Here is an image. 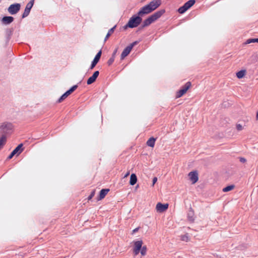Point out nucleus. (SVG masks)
<instances>
[{
	"label": "nucleus",
	"instance_id": "obj_21",
	"mask_svg": "<svg viewBox=\"0 0 258 258\" xmlns=\"http://www.w3.org/2000/svg\"><path fill=\"white\" fill-rule=\"evenodd\" d=\"M137 181V177L135 174L133 173L130 177V184L132 185H135Z\"/></svg>",
	"mask_w": 258,
	"mask_h": 258
},
{
	"label": "nucleus",
	"instance_id": "obj_9",
	"mask_svg": "<svg viewBox=\"0 0 258 258\" xmlns=\"http://www.w3.org/2000/svg\"><path fill=\"white\" fill-rule=\"evenodd\" d=\"M188 176L192 184H195L198 181L199 176L197 171L195 170L190 172L188 173Z\"/></svg>",
	"mask_w": 258,
	"mask_h": 258
},
{
	"label": "nucleus",
	"instance_id": "obj_34",
	"mask_svg": "<svg viewBox=\"0 0 258 258\" xmlns=\"http://www.w3.org/2000/svg\"><path fill=\"white\" fill-rule=\"evenodd\" d=\"M240 161L241 162L244 163V162H245L246 161V160H245V159H244L243 158H241L240 159Z\"/></svg>",
	"mask_w": 258,
	"mask_h": 258
},
{
	"label": "nucleus",
	"instance_id": "obj_16",
	"mask_svg": "<svg viewBox=\"0 0 258 258\" xmlns=\"http://www.w3.org/2000/svg\"><path fill=\"white\" fill-rule=\"evenodd\" d=\"M99 74V71H95L93 73V75L88 79L87 82V84L90 85V84H92L93 83H94L95 81V80H96L97 78L98 77Z\"/></svg>",
	"mask_w": 258,
	"mask_h": 258
},
{
	"label": "nucleus",
	"instance_id": "obj_25",
	"mask_svg": "<svg viewBox=\"0 0 258 258\" xmlns=\"http://www.w3.org/2000/svg\"><path fill=\"white\" fill-rule=\"evenodd\" d=\"M141 253L142 255L144 256L147 253V247L146 246H142L141 249Z\"/></svg>",
	"mask_w": 258,
	"mask_h": 258
},
{
	"label": "nucleus",
	"instance_id": "obj_2",
	"mask_svg": "<svg viewBox=\"0 0 258 258\" xmlns=\"http://www.w3.org/2000/svg\"><path fill=\"white\" fill-rule=\"evenodd\" d=\"M142 20V19L140 16H134L130 19L125 27L131 28L137 27L141 23Z\"/></svg>",
	"mask_w": 258,
	"mask_h": 258
},
{
	"label": "nucleus",
	"instance_id": "obj_38",
	"mask_svg": "<svg viewBox=\"0 0 258 258\" xmlns=\"http://www.w3.org/2000/svg\"><path fill=\"white\" fill-rule=\"evenodd\" d=\"M116 51H117V49H116V50L114 51V52L113 53V54H112V56H114L115 57V53H116Z\"/></svg>",
	"mask_w": 258,
	"mask_h": 258
},
{
	"label": "nucleus",
	"instance_id": "obj_7",
	"mask_svg": "<svg viewBox=\"0 0 258 258\" xmlns=\"http://www.w3.org/2000/svg\"><path fill=\"white\" fill-rule=\"evenodd\" d=\"M133 243L134 244L133 253L135 255H137L139 253L143 242L142 240H140L138 241H134Z\"/></svg>",
	"mask_w": 258,
	"mask_h": 258
},
{
	"label": "nucleus",
	"instance_id": "obj_10",
	"mask_svg": "<svg viewBox=\"0 0 258 258\" xmlns=\"http://www.w3.org/2000/svg\"><path fill=\"white\" fill-rule=\"evenodd\" d=\"M168 207L169 204L167 203L163 204L161 203H158L156 206V210L157 212L163 213L168 209Z\"/></svg>",
	"mask_w": 258,
	"mask_h": 258
},
{
	"label": "nucleus",
	"instance_id": "obj_27",
	"mask_svg": "<svg viewBox=\"0 0 258 258\" xmlns=\"http://www.w3.org/2000/svg\"><path fill=\"white\" fill-rule=\"evenodd\" d=\"M114 56H112V57L111 58H110L108 60L107 63L109 66H110L114 62Z\"/></svg>",
	"mask_w": 258,
	"mask_h": 258
},
{
	"label": "nucleus",
	"instance_id": "obj_19",
	"mask_svg": "<svg viewBox=\"0 0 258 258\" xmlns=\"http://www.w3.org/2000/svg\"><path fill=\"white\" fill-rule=\"evenodd\" d=\"M156 140V138L151 137L147 141L146 144L148 146L153 148L155 146Z\"/></svg>",
	"mask_w": 258,
	"mask_h": 258
},
{
	"label": "nucleus",
	"instance_id": "obj_35",
	"mask_svg": "<svg viewBox=\"0 0 258 258\" xmlns=\"http://www.w3.org/2000/svg\"><path fill=\"white\" fill-rule=\"evenodd\" d=\"M130 174V171H127L126 172V173L125 174L124 177H126L127 176H128Z\"/></svg>",
	"mask_w": 258,
	"mask_h": 258
},
{
	"label": "nucleus",
	"instance_id": "obj_3",
	"mask_svg": "<svg viewBox=\"0 0 258 258\" xmlns=\"http://www.w3.org/2000/svg\"><path fill=\"white\" fill-rule=\"evenodd\" d=\"M196 3L195 0H189L183 6L178 9V12L180 14L184 13L187 10L190 8Z\"/></svg>",
	"mask_w": 258,
	"mask_h": 258
},
{
	"label": "nucleus",
	"instance_id": "obj_37",
	"mask_svg": "<svg viewBox=\"0 0 258 258\" xmlns=\"http://www.w3.org/2000/svg\"><path fill=\"white\" fill-rule=\"evenodd\" d=\"M254 43H258V38H254Z\"/></svg>",
	"mask_w": 258,
	"mask_h": 258
},
{
	"label": "nucleus",
	"instance_id": "obj_15",
	"mask_svg": "<svg viewBox=\"0 0 258 258\" xmlns=\"http://www.w3.org/2000/svg\"><path fill=\"white\" fill-rule=\"evenodd\" d=\"M101 50H100L96 55L95 58H94L93 61L92 62V64L90 67V69H93L98 62L101 55Z\"/></svg>",
	"mask_w": 258,
	"mask_h": 258
},
{
	"label": "nucleus",
	"instance_id": "obj_40",
	"mask_svg": "<svg viewBox=\"0 0 258 258\" xmlns=\"http://www.w3.org/2000/svg\"><path fill=\"white\" fill-rule=\"evenodd\" d=\"M223 191L224 192H226V187H224V188H223Z\"/></svg>",
	"mask_w": 258,
	"mask_h": 258
},
{
	"label": "nucleus",
	"instance_id": "obj_5",
	"mask_svg": "<svg viewBox=\"0 0 258 258\" xmlns=\"http://www.w3.org/2000/svg\"><path fill=\"white\" fill-rule=\"evenodd\" d=\"M13 129V125L10 122H4L0 126V130L5 134L11 133Z\"/></svg>",
	"mask_w": 258,
	"mask_h": 258
},
{
	"label": "nucleus",
	"instance_id": "obj_26",
	"mask_svg": "<svg viewBox=\"0 0 258 258\" xmlns=\"http://www.w3.org/2000/svg\"><path fill=\"white\" fill-rule=\"evenodd\" d=\"M181 239L182 241L187 242L189 240V238L187 234H185L181 236Z\"/></svg>",
	"mask_w": 258,
	"mask_h": 258
},
{
	"label": "nucleus",
	"instance_id": "obj_29",
	"mask_svg": "<svg viewBox=\"0 0 258 258\" xmlns=\"http://www.w3.org/2000/svg\"><path fill=\"white\" fill-rule=\"evenodd\" d=\"M235 186L234 185H231L227 186V191H230L234 189Z\"/></svg>",
	"mask_w": 258,
	"mask_h": 258
},
{
	"label": "nucleus",
	"instance_id": "obj_1",
	"mask_svg": "<svg viewBox=\"0 0 258 258\" xmlns=\"http://www.w3.org/2000/svg\"><path fill=\"white\" fill-rule=\"evenodd\" d=\"M165 11L163 9L155 12L149 18L144 20L143 22V27H146L150 25L153 22L159 18L164 13Z\"/></svg>",
	"mask_w": 258,
	"mask_h": 258
},
{
	"label": "nucleus",
	"instance_id": "obj_12",
	"mask_svg": "<svg viewBox=\"0 0 258 258\" xmlns=\"http://www.w3.org/2000/svg\"><path fill=\"white\" fill-rule=\"evenodd\" d=\"M34 0H31L29 3H28L27 4L24 12L22 15V18H24L28 16V15L30 13V10L34 5Z\"/></svg>",
	"mask_w": 258,
	"mask_h": 258
},
{
	"label": "nucleus",
	"instance_id": "obj_22",
	"mask_svg": "<svg viewBox=\"0 0 258 258\" xmlns=\"http://www.w3.org/2000/svg\"><path fill=\"white\" fill-rule=\"evenodd\" d=\"M7 141L6 136L5 135H3L0 138V148H2L6 144Z\"/></svg>",
	"mask_w": 258,
	"mask_h": 258
},
{
	"label": "nucleus",
	"instance_id": "obj_20",
	"mask_svg": "<svg viewBox=\"0 0 258 258\" xmlns=\"http://www.w3.org/2000/svg\"><path fill=\"white\" fill-rule=\"evenodd\" d=\"M23 144H19L12 152L15 154H17L18 155H19L22 151Z\"/></svg>",
	"mask_w": 258,
	"mask_h": 258
},
{
	"label": "nucleus",
	"instance_id": "obj_8",
	"mask_svg": "<svg viewBox=\"0 0 258 258\" xmlns=\"http://www.w3.org/2000/svg\"><path fill=\"white\" fill-rule=\"evenodd\" d=\"M78 87L77 85H74L69 90L65 92L58 100V102L60 103L63 101L68 96L72 94Z\"/></svg>",
	"mask_w": 258,
	"mask_h": 258
},
{
	"label": "nucleus",
	"instance_id": "obj_28",
	"mask_svg": "<svg viewBox=\"0 0 258 258\" xmlns=\"http://www.w3.org/2000/svg\"><path fill=\"white\" fill-rule=\"evenodd\" d=\"M236 128L238 131H242L243 129V126L240 124H237L236 125Z\"/></svg>",
	"mask_w": 258,
	"mask_h": 258
},
{
	"label": "nucleus",
	"instance_id": "obj_32",
	"mask_svg": "<svg viewBox=\"0 0 258 258\" xmlns=\"http://www.w3.org/2000/svg\"><path fill=\"white\" fill-rule=\"evenodd\" d=\"M15 154L13 152H12L10 154V155L8 156V159H11L13 158V157L15 155Z\"/></svg>",
	"mask_w": 258,
	"mask_h": 258
},
{
	"label": "nucleus",
	"instance_id": "obj_11",
	"mask_svg": "<svg viewBox=\"0 0 258 258\" xmlns=\"http://www.w3.org/2000/svg\"><path fill=\"white\" fill-rule=\"evenodd\" d=\"M20 7L19 4L11 5L8 8V12L12 15L16 14L20 10Z\"/></svg>",
	"mask_w": 258,
	"mask_h": 258
},
{
	"label": "nucleus",
	"instance_id": "obj_14",
	"mask_svg": "<svg viewBox=\"0 0 258 258\" xmlns=\"http://www.w3.org/2000/svg\"><path fill=\"white\" fill-rule=\"evenodd\" d=\"M153 12L148 5L144 6L138 12L139 16H142L144 14H148Z\"/></svg>",
	"mask_w": 258,
	"mask_h": 258
},
{
	"label": "nucleus",
	"instance_id": "obj_39",
	"mask_svg": "<svg viewBox=\"0 0 258 258\" xmlns=\"http://www.w3.org/2000/svg\"><path fill=\"white\" fill-rule=\"evenodd\" d=\"M256 119L257 120H258V112H257L256 115Z\"/></svg>",
	"mask_w": 258,
	"mask_h": 258
},
{
	"label": "nucleus",
	"instance_id": "obj_36",
	"mask_svg": "<svg viewBox=\"0 0 258 258\" xmlns=\"http://www.w3.org/2000/svg\"><path fill=\"white\" fill-rule=\"evenodd\" d=\"M138 230H139V228H136L133 230V233L136 232L138 231Z\"/></svg>",
	"mask_w": 258,
	"mask_h": 258
},
{
	"label": "nucleus",
	"instance_id": "obj_4",
	"mask_svg": "<svg viewBox=\"0 0 258 258\" xmlns=\"http://www.w3.org/2000/svg\"><path fill=\"white\" fill-rule=\"evenodd\" d=\"M191 84L190 82H187L185 84L176 92V98H178L185 94L187 90L191 87Z\"/></svg>",
	"mask_w": 258,
	"mask_h": 258
},
{
	"label": "nucleus",
	"instance_id": "obj_33",
	"mask_svg": "<svg viewBox=\"0 0 258 258\" xmlns=\"http://www.w3.org/2000/svg\"><path fill=\"white\" fill-rule=\"evenodd\" d=\"M157 178L155 177L153 178V186H154V185L155 184V183L157 182Z\"/></svg>",
	"mask_w": 258,
	"mask_h": 258
},
{
	"label": "nucleus",
	"instance_id": "obj_13",
	"mask_svg": "<svg viewBox=\"0 0 258 258\" xmlns=\"http://www.w3.org/2000/svg\"><path fill=\"white\" fill-rule=\"evenodd\" d=\"M161 4V0H153L149 4L148 6L150 8L152 11L155 10Z\"/></svg>",
	"mask_w": 258,
	"mask_h": 258
},
{
	"label": "nucleus",
	"instance_id": "obj_18",
	"mask_svg": "<svg viewBox=\"0 0 258 258\" xmlns=\"http://www.w3.org/2000/svg\"><path fill=\"white\" fill-rule=\"evenodd\" d=\"M109 191V189H102L100 191L98 200H101L104 198L105 196L107 194L108 191Z\"/></svg>",
	"mask_w": 258,
	"mask_h": 258
},
{
	"label": "nucleus",
	"instance_id": "obj_17",
	"mask_svg": "<svg viewBox=\"0 0 258 258\" xmlns=\"http://www.w3.org/2000/svg\"><path fill=\"white\" fill-rule=\"evenodd\" d=\"M14 21V18L11 16H5L2 18V22L5 25L11 23Z\"/></svg>",
	"mask_w": 258,
	"mask_h": 258
},
{
	"label": "nucleus",
	"instance_id": "obj_30",
	"mask_svg": "<svg viewBox=\"0 0 258 258\" xmlns=\"http://www.w3.org/2000/svg\"><path fill=\"white\" fill-rule=\"evenodd\" d=\"M95 190H93L91 194H90V195L88 197V200H90L92 199V198L95 195Z\"/></svg>",
	"mask_w": 258,
	"mask_h": 258
},
{
	"label": "nucleus",
	"instance_id": "obj_31",
	"mask_svg": "<svg viewBox=\"0 0 258 258\" xmlns=\"http://www.w3.org/2000/svg\"><path fill=\"white\" fill-rule=\"evenodd\" d=\"M251 43H254V38L248 39L246 40V41L245 42L246 44H249Z\"/></svg>",
	"mask_w": 258,
	"mask_h": 258
},
{
	"label": "nucleus",
	"instance_id": "obj_6",
	"mask_svg": "<svg viewBox=\"0 0 258 258\" xmlns=\"http://www.w3.org/2000/svg\"><path fill=\"white\" fill-rule=\"evenodd\" d=\"M138 43L137 41H135L132 43L130 44L128 46L125 47L121 54L120 58L121 60L123 59L126 56H127L131 50H132L133 47Z\"/></svg>",
	"mask_w": 258,
	"mask_h": 258
},
{
	"label": "nucleus",
	"instance_id": "obj_24",
	"mask_svg": "<svg viewBox=\"0 0 258 258\" xmlns=\"http://www.w3.org/2000/svg\"><path fill=\"white\" fill-rule=\"evenodd\" d=\"M246 71L245 70H241L236 73V76L238 78H242L245 75Z\"/></svg>",
	"mask_w": 258,
	"mask_h": 258
},
{
	"label": "nucleus",
	"instance_id": "obj_23",
	"mask_svg": "<svg viewBox=\"0 0 258 258\" xmlns=\"http://www.w3.org/2000/svg\"><path fill=\"white\" fill-rule=\"evenodd\" d=\"M115 27H116V26H114L113 27H112V28H111L109 30L107 35H106V36L105 37L104 41H106L108 39V38L110 36V35H111L113 34Z\"/></svg>",
	"mask_w": 258,
	"mask_h": 258
}]
</instances>
